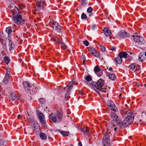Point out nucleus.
I'll list each match as a JSON object with an SVG mask.
<instances>
[{
	"label": "nucleus",
	"instance_id": "nucleus-38",
	"mask_svg": "<svg viewBox=\"0 0 146 146\" xmlns=\"http://www.w3.org/2000/svg\"><path fill=\"white\" fill-rule=\"evenodd\" d=\"M57 27L55 28L54 29L56 30L57 31L60 32H61V27L60 25H58V26H57Z\"/></svg>",
	"mask_w": 146,
	"mask_h": 146
},
{
	"label": "nucleus",
	"instance_id": "nucleus-23",
	"mask_svg": "<svg viewBox=\"0 0 146 146\" xmlns=\"http://www.w3.org/2000/svg\"><path fill=\"white\" fill-rule=\"evenodd\" d=\"M132 70L135 71H136L137 70V68L136 67V66L134 64H131L129 67Z\"/></svg>",
	"mask_w": 146,
	"mask_h": 146
},
{
	"label": "nucleus",
	"instance_id": "nucleus-59",
	"mask_svg": "<svg viewBox=\"0 0 146 146\" xmlns=\"http://www.w3.org/2000/svg\"><path fill=\"white\" fill-rule=\"evenodd\" d=\"M117 129V127H114V130L115 131H116V129Z\"/></svg>",
	"mask_w": 146,
	"mask_h": 146
},
{
	"label": "nucleus",
	"instance_id": "nucleus-13",
	"mask_svg": "<svg viewBox=\"0 0 146 146\" xmlns=\"http://www.w3.org/2000/svg\"><path fill=\"white\" fill-rule=\"evenodd\" d=\"M9 99L10 101H13L20 99L17 97L15 93L13 92L9 95Z\"/></svg>",
	"mask_w": 146,
	"mask_h": 146
},
{
	"label": "nucleus",
	"instance_id": "nucleus-19",
	"mask_svg": "<svg viewBox=\"0 0 146 146\" xmlns=\"http://www.w3.org/2000/svg\"><path fill=\"white\" fill-rule=\"evenodd\" d=\"M51 40L53 42H55L56 44H58L59 41H60L57 37L55 36H53L51 38Z\"/></svg>",
	"mask_w": 146,
	"mask_h": 146
},
{
	"label": "nucleus",
	"instance_id": "nucleus-43",
	"mask_svg": "<svg viewBox=\"0 0 146 146\" xmlns=\"http://www.w3.org/2000/svg\"><path fill=\"white\" fill-rule=\"evenodd\" d=\"M53 28L54 29L56 27H57V26H58V25L56 22H53Z\"/></svg>",
	"mask_w": 146,
	"mask_h": 146
},
{
	"label": "nucleus",
	"instance_id": "nucleus-29",
	"mask_svg": "<svg viewBox=\"0 0 146 146\" xmlns=\"http://www.w3.org/2000/svg\"><path fill=\"white\" fill-rule=\"evenodd\" d=\"M39 120L42 125H45L46 123V121L44 117L39 119Z\"/></svg>",
	"mask_w": 146,
	"mask_h": 146
},
{
	"label": "nucleus",
	"instance_id": "nucleus-14",
	"mask_svg": "<svg viewBox=\"0 0 146 146\" xmlns=\"http://www.w3.org/2000/svg\"><path fill=\"white\" fill-rule=\"evenodd\" d=\"M80 129L86 135H88L90 133V129L88 127H84L83 128H81Z\"/></svg>",
	"mask_w": 146,
	"mask_h": 146
},
{
	"label": "nucleus",
	"instance_id": "nucleus-62",
	"mask_svg": "<svg viewBox=\"0 0 146 146\" xmlns=\"http://www.w3.org/2000/svg\"><path fill=\"white\" fill-rule=\"evenodd\" d=\"M17 140H21V139H20L19 138L17 139Z\"/></svg>",
	"mask_w": 146,
	"mask_h": 146
},
{
	"label": "nucleus",
	"instance_id": "nucleus-37",
	"mask_svg": "<svg viewBox=\"0 0 146 146\" xmlns=\"http://www.w3.org/2000/svg\"><path fill=\"white\" fill-rule=\"evenodd\" d=\"M81 18L82 19H86L87 18V17L85 14L83 13L81 15Z\"/></svg>",
	"mask_w": 146,
	"mask_h": 146
},
{
	"label": "nucleus",
	"instance_id": "nucleus-42",
	"mask_svg": "<svg viewBox=\"0 0 146 146\" xmlns=\"http://www.w3.org/2000/svg\"><path fill=\"white\" fill-rule=\"evenodd\" d=\"M92 8L91 7H90L87 9V12L88 13H90L92 11Z\"/></svg>",
	"mask_w": 146,
	"mask_h": 146
},
{
	"label": "nucleus",
	"instance_id": "nucleus-55",
	"mask_svg": "<svg viewBox=\"0 0 146 146\" xmlns=\"http://www.w3.org/2000/svg\"><path fill=\"white\" fill-rule=\"evenodd\" d=\"M6 37V36L5 35H3L2 36V38H4Z\"/></svg>",
	"mask_w": 146,
	"mask_h": 146
},
{
	"label": "nucleus",
	"instance_id": "nucleus-52",
	"mask_svg": "<svg viewBox=\"0 0 146 146\" xmlns=\"http://www.w3.org/2000/svg\"><path fill=\"white\" fill-rule=\"evenodd\" d=\"M108 70L110 71H111L113 70V69L111 67H110Z\"/></svg>",
	"mask_w": 146,
	"mask_h": 146
},
{
	"label": "nucleus",
	"instance_id": "nucleus-58",
	"mask_svg": "<svg viewBox=\"0 0 146 146\" xmlns=\"http://www.w3.org/2000/svg\"><path fill=\"white\" fill-rule=\"evenodd\" d=\"M4 135L1 133H0V137L3 136Z\"/></svg>",
	"mask_w": 146,
	"mask_h": 146
},
{
	"label": "nucleus",
	"instance_id": "nucleus-26",
	"mask_svg": "<svg viewBox=\"0 0 146 146\" xmlns=\"http://www.w3.org/2000/svg\"><path fill=\"white\" fill-rule=\"evenodd\" d=\"M58 42V44L61 45V47H62V48H63L64 49H65L66 48V46L65 45V44L64 42H62V41H59V42Z\"/></svg>",
	"mask_w": 146,
	"mask_h": 146
},
{
	"label": "nucleus",
	"instance_id": "nucleus-57",
	"mask_svg": "<svg viewBox=\"0 0 146 146\" xmlns=\"http://www.w3.org/2000/svg\"><path fill=\"white\" fill-rule=\"evenodd\" d=\"M94 13H91L89 14V16H92V15H94Z\"/></svg>",
	"mask_w": 146,
	"mask_h": 146
},
{
	"label": "nucleus",
	"instance_id": "nucleus-12",
	"mask_svg": "<svg viewBox=\"0 0 146 146\" xmlns=\"http://www.w3.org/2000/svg\"><path fill=\"white\" fill-rule=\"evenodd\" d=\"M103 146H109L110 143V137H103L102 140Z\"/></svg>",
	"mask_w": 146,
	"mask_h": 146
},
{
	"label": "nucleus",
	"instance_id": "nucleus-6",
	"mask_svg": "<svg viewBox=\"0 0 146 146\" xmlns=\"http://www.w3.org/2000/svg\"><path fill=\"white\" fill-rule=\"evenodd\" d=\"M35 10L39 11L44 7L45 2L44 0H36L35 1Z\"/></svg>",
	"mask_w": 146,
	"mask_h": 146
},
{
	"label": "nucleus",
	"instance_id": "nucleus-64",
	"mask_svg": "<svg viewBox=\"0 0 146 146\" xmlns=\"http://www.w3.org/2000/svg\"><path fill=\"white\" fill-rule=\"evenodd\" d=\"M145 56H146V51L145 53Z\"/></svg>",
	"mask_w": 146,
	"mask_h": 146
},
{
	"label": "nucleus",
	"instance_id": "nucleus-11",
	"mask_svg": "<svg viewBox=\"0 0 146 146\" xmlns=\"http://www.w3.org/2000/svg\"><path fill=\"white\" fill-rule=\"evenodd\" d=\"M94 71L99 77L101 76L103 74V70H101L98 65L96 66L94 68Z\"/></svg>",
	"mask_w": 146,
	"mask_h": 146
},
{
	"label": "nucleus",
	"instance_id": "nucleus-50",
	"mask_svg": "<svg viewBox=\"0 0 146 146\" xmlns=\"http://www.w3.org/2000/svg\"><path fill=\"white\" fill-rule=\"evenodd\" d=\"M78 145L79 146H82L81 142H79L78 143Z\"/></svg>",
	"mask_w": 146,
	"mask_h": 146
},
{
	"label": "nucleus",
	"instance_id": "nucleus-54",
	"mask_svg": "<svg viewBox=\"0 0 146 146\" xmlns=\"http://www.w3.org/2000/svg\"><path fill=\"white\" fill-rule=\"evenodd\" d=\"M43 140H46V139L47 137H40Z\"/></svg>",
	"mask_w": 146,
	"mask_h": 146
},
{
	"label": "nucleus",
	"instance_id": "nucleus-9",
	"mask_svg": "<svg viewBox=\"0 0 146 146\" xmlns=\"http://www.w3.org/2000/svg\"><path fill=\"white\" fill-rule=\"evenodd\" d=\"M107 104L110 109L114 111H117L118 110L114 103L110 100L107 101Z\"/></svg>",
	"mask_w": 146,
	"mask_h": 146
},
{
	"label": "nucleus",
	"instance_id": "nucleus-8",
	"mask_svg": "<svg viewBox=\"0 0 146 146\" xmlns=\"http://www.w3.org/2000/svg\"><path fill=\"white\" fill-rule=\"evenodd\" d=\"M75 80L74 79L73 81H72L68 85L67 87H66L64 88V89L65 90H66V96L67 97H69V95L71 93V91L72 88V85L75 82Z\"/></svg>",
	"mask_w": 146,
	"mask_h": 146
},
{
	"label": "nucleus",
	"instance_id": "nucleus-10",
	"mask_svg": "<svg viewBox=\"0 0 146 146\" xmlns=\"http://www.w3.org/2000/svg\"><path fill=\"white\" fill-rule=\"evenodd\" d=\"M23 84L25 90L27 91V92L31 94V92H32V91L31 90V89H29L30 88L32 87L30 83L28 81H26L23 82Z\"/></svg>",
	"mask_w": 146,
	"mask_h": 146
},
{
	"label": "nucleus",
	"instance_id": "nucleus-47",
	"mask_svg": "<svg viewBox=\"0 0 146 146\" xmlns=\"http://www.w3.org/2000/svg\"><path fill=\"white\" fill-rule=\"evenodd\" d=\"M78 92L80 94L83 95L84 94V92H83L82 91L79 90Z\"/></svg>",
	"mask_w": 146,
	"mask_h": 146
},
{
	"label": "nucleus",
	"instance_id": "nucleus-56",
	"mask_svg": "<svg viewBox=\"0 0 146 146\" xmlns=\"http://www.w3.org/2000/svg\"><path fill=\"white\" fill-rule=\"evenodd\" d=\"M21 117V115H18V117H18V118L19 119H20V118H19V117Z\"/></svg>",
	"mask_w": 146,
	"mask_h": 146
},
{
	"label": "nucleus",
	"instance_id": "nucleus-36",
	"mask_svg": "<svg viewBox=\"0 0 146 146\" xmlns=\"http://www.w3.org/2000/svg\"><path fill=\"white\" fill-rule=\"evenodd\" d=\"M38 116L39 119L44 117V115L41 112L38 113Z\"/></svg>",
	"mask_w": 146,
	"mask_h": 146
},
{
	"label": "nucleus",
	"instance_id": "nucleus-51",
	"mask_svg": "<svg viewBox=\"0 0 146 146\" xmlns=\"http://www.w3.org/2000/svg\"><path fill=\"white\" fill-rule=\"evenodd\" d=\"M111 50L112 51H115V48L114 46L112 47H111Z\"/></svg>",
	"mask_w": 146,
	"mask_h": 146
},
{
	"label": "nucleus",
	"instance_id": "nucleus-16",
	"mask_svg": "<svg viewBox=\"0 0 146 146\" xmlns=\"http://www.w3.org/2000/svg\"><path fill=\"white\" fill-rule=\"evenodd\" d=\"M119 35L121 37L123 38H125L128 36L126 32L123 30L121 31L119 33Z\"/></svg>",
	"mask_w": 146,
	"mask_h": 146
},
{
	"label": "nucleus",
	"instance_id": "nucleus-22",
	"mask_svg": "<svg viewBox=\"0 0 146 146\" xmlns=\"http://www.w3.org/2000/svg\"><path fill=\"white\" fill-rule=\"evenodd\" d=\"M9 74H7L5 76L3 80V82L5 84H7L9 81Z\"/></svg>",
	"mask_w": 146,
	"mask_h": 146
},
{
	"label": "nucleus",
	"instance_id": "nucleus-25",
	"mask_svg": "<svg viewBox=\"0 0 146 146\" xmlns=\"http://www.w3.org/2000/svg\"><path fill=\"white\" fill-rule=\"evenodd\" d=\"M58 131L62 134L63 136H68V134L69 133L68 132V133L65 131H64L61 130H59Z\"/></svg>",
	"mask_w": 146,
	"mask_h": 146
},
{
	"label": "nucleus",
	"instance_id": "nucleus-21",
	"mask_svg": "<svg viewBox=\"0 0 146 146\" xmlns=\"http://www.w3.org/2000/svg\"><path fill=\"white\" fill-rule=\"evenodd\" d=\"M127 53L125 52H121L119 53V56L121 58L123 57L125 58L127 57Z\"/></svg>",
	"mask_w": 146,
	"mask_h": 146
},
{
	"label": "nucleus",
	"instance_id": "nucleus-35",
	"mask_svg": "<svg viewBox=\"0 0 146 146\" xmlns=\"http://www.w3.org/2000/svg\"><path fill=\"white\" fill-rule=\"evenodd\" d=\"M81 4L82 6H85L87 4V1L86 0H82Z\"/></svg>",
	"mask_w": 146,
	"mask_h": 146
},
{
	"label": "nucleus",
	"instance_id": "nucleus-30",
	"mask_svg": "<svg viewBox=\"0 0 146 146\" xmlns=\"http://www.w3.org/2000/svg\"><path fill=\"white\" fill-rule=\"evenodd\" d=\"M92 77L90 75L86 76L85 77V79L87 81H90L92 80Z\"/></svg>",
	"mask_w": 146,
	"mask_h": 146
},
{
	"label": "nucleus",
	"instance_id": "nucleus-18",
	"mask_svg": "<svg viewBox=\"0 0 146 146\" xmlns=\"http://www.w3.org/2000/svg\"><path fill=\"white\" fill-rule=\"evenodd\" d=\"M107 75L109 78L112 80H114L116 78V77L114 74H111L110 73H107Z\"/></svg>",
	"mask_w": 146,
	"mask_h": 146
},
{
	"label": "nucleus",
	"instance_id": "nucleus-20",
	"mask_svg": "<svg viewBox=\"0 0 146 146\" xmlns=\"http://www.w3.org/2000/svg\"><path fill=\"white\" fill-rule=\"evenodd\" d=\"M116 62L118 64H120L122 62V58L120 56L116 57L115 59Z\"/></svg>",
	"mask_w": 146,
	"mask_h": 146
},
{
	"label": "nucleus",
	"instance_id": "nucleus-4",
	"mask_svg": "<svg viewBox=\"0 0 146 146\" xmlns=\"http://www.w3.org/2000/svg\"><path fill=\"white\" fill-rule=\"evenodd\" d=\"M131 38L134 40L136 44L142 45L145 43L143 38L139 36H131Z\"/></svg>",
	"mask_w": 146,
	"mask_h": 146
},
{
	"label": "nucleus",
	"instance_id": "nucleus-7",
	"mask_svg": "<svg viewBox=\"0 0 146 146\" xmlns=\"http://www.w3.org/2000/svg\"><path fill=\"white\" fill-rule=\"evenodd\" d=\"M29 120L32 123V129L34 131H35L36 133L40 130L39 126L37 122L33 119L29 118Z\"/></svg>",
	"mask_w": 146,
	"mask_h": 146
},
{
	"label": "nucleus",
	"instance_id": "nucleus-48",
	"mask_svg": "<svg viewBox=\"0 0 146 146\" xmlns=\"http://www.w3.org/2000/svg\"><path fill=\"white\" fill-rule=\"evenodd\" d=\"M81 58L82 59L84 60H85V56L83 54H82V55L81 56Z\"/></svg>",
	"mask_w": 146,
	"mask_h": 146
},
{
	"label": "nucleus",
	"instance_id": "nucleus-61",
	"mask_svg": "<svg viewBox=\"0 0 146 146\" xmlns=\"http://www.w3.org/2000/svg\"><path fill=\"white\" fill-rule=\"evenodd\" d=\"M85 60H83V64H85Z\"/></svg>",
	"mask_w": 146,
	"mask_h": 146
},
{
	"label": "nucleus",
	"instance_id": "nucleus-15",
	"mask_svg": "<svg viewBox=\"0 0 146 146\" xmlns=\"http://www.w3.org/2000/svg\"><path fill=\"white\" fill-rule=\"evenodd\" d=\"M103 31L105 35L107 36H110L111 34L110 30L108 28H104Z\"/></svg>",
	"mask_w": 146,
	"mask_h": 146
},
{
	"label": "nucleus",
	"instance_id": "nucleus-44",
	"mask_svg": "<svg viewBox=\"0 0 146 146\" xmlns=\"http://www.w3.org/2000/svg\"><path fill=\"white\" fill-rule=\"evenodd\" d=\"M84 43L86 46H88L89 44V43L88 41L87 40H85L84 41Z\"/></svg>",
	"mask_w": 146,
	"mask_h": 146
},
{
	"label": "nucleus",
	"instance_id": "nucleus-27",
	"mask_svg": "<svg viewBox=\"0 0 146 146\" xmlns=\"http://www.w3.org/2000/svg\"><path fill=\"white\" fill-rule=\"evenodd\" d=\"M94 52H92V54L94 56H96L97 57H98L99 56V54L98 52H97V51L95 50Z\"/></svg>",
	"mask_w": 146,
	"mask_h": 146
},
{
	"label": "nucleus",
	"instance_id": "nucleus-31",
	"mask_svg": "<svg viewBox=\"0 0 146 146\" xmlns=\"http://www.w3.org/2000/svg\"><path fill=\"white\" fill-rule=\"evenodd\" d=\"M111 132L109 131H107L106 132V134L105 135V137H110L112 136V134H111Z\"/></svg>",
	"mask_w": 146,
	"mask_h": 146
},
{
	"label": "nucleus",
	"instance_id": "nucleus-33",
	"mask_svg": "<svg viewBox=\"0 0 146 146\" xmlns=\"http://www.w3.org/2000/svg\"><path fill=\"white\" fill-rule=\"evenodd\" d=\"M36 134H39L40 137H46V135L45 133H40L39 131H38Z\"/></svg>",
	"mask_w": 146,
	"mask_h": 146
},
{
	"label": "nucleus",
	"instance_id": "nucleus-49",
	"mask_svg": "<svg viewBox=\"0 0 146 146\" xmlns=\"http://www.w3.org/2000/svg\"><path fill=\"white\" fill-rule=\"evenodd\" d=\"M19 6L20 8L21 9H24L25 7L24 6L22 5H20Z\"/></svg>",
	"mask_w": 146,
	"mask_h": 146
},
{
	"label": "nucleus",
	"instance_id": "nucleus-3",
	"mask_svg": "<svg viewBox=\"0 0 146 146\" xmlns=\"http://www.w3.org/2000/svg\"><path fill=\"white\" fill-rule=\"evenodd\" d=\"M63 116L62 111L60 110H58L54 115L53 113L50 114L48 117L50 121H52L54 123H58L62 119Z\"/></svg>",
	"mask_w": 146,
	"mask_h": 146
},
{
	"label": "nucleus",
	"instance_id": "nucleus-46",
	"mask_svg": "<svg viewBox=\"0 0 146 146\" xmlns=\"http://www.w3.org/2000/svg\"><path fill=\"white\" fill-rule=\"evenodd\" d=\"M96 28V25H94L92 26L91 29L92 30H94Z\"/></svg>",
	"mask_w": 146,
	"mask_h": 146
},
{
	"label": "nucleus",
	"instance_id": "nucleus-45",
	"mask_svg": "<svg viewBox=\"0 0 146 146\" xmlns=\"http://www.w3.org/2000/svg\"><path fill=\"white\" fill-rule=\"evenodd\" d=\"M3 39H0V41L1 42V44H2V45H3L4 46H6V43H3V42H2V41L3 40Z\"/></svg>",
	"mask_w": 146,
	"mask_h": 146
},
{
	"label": "nucleus",
	"instance_id": "nucleus-63",
	"mask_svg": "<svg viewBox=\"0 0 146 146\" xmlns=\"http://www.w3.org/2000/svg\"><path fill=\"white\" fill-rule=\"evenodd\" d=\"M137 85V86H139V84H137V85Z\"/></svg>",
	"mask_w": 146,
	"mask_h": 146
},
{
	"label": "nucleus",
	"instance_id": "nucleus-32",
	"mask_svg": "<svg viewBox=\"0 0 146 146\" xmlns=\"http://www.w3.org/2000/svg\"><path fill=\"white\" fill-rule=\"evenodd\" d=\"M5 62L7 64H8L10 61V59L8 56H5L4 58Z\"/></svg>",
	"mask_w": 146,
	"mask_h": 146
},
{
	"label": "nucleus",
	"instance_id": "nucleus-24",
	"mask_svg": "<svg viewBox=\"0 0 146 146\" xmlns=\"http://www.w3.org/2000/svg\"><path fill=\"white\" fill-rule=\"evenodd\" d=\"M11 27H9L8 28L6 29V31L7 33L8 34V37H9L10 35H11V34L10 35V34L12 32V31L11 30Z\"/></svg>",
	"mask_w": 146,
	"mask_h": 146
},
{
	"label": "nucleus",
	"instance_id": "nucleus-40",
	"mask_svg": "<svg viewBox=\"0 0 146 146\" xmlns=\"http://www.w3.org/2000/svg\"><path fill=\"white\" fill-rule=\"evenodd\" d=\"M88 50L90 52H91V53H92V52H94V50H95L94 48L92 47H90L88 48Z\"/></svg>",
	"mask_w": 146,
	"mask_h": 146
},
{
	"label": "nucleus",
	"instance_id": "nucleus-60",
	"mask_svg": "<svg viewBox=\"0 0 146 146\" xmlns=\"http://www.w3.org/2000/svg\"><path fill=\"white\" fill-rule=\"evenodd\" d=\"M48 139H52V140H53V139H52V137H48Z\"/></svg>",
	"mask_w": 146,
	"mask_h": 146
},
{
	"label": "nucleus",
	"instance_id": "nucleus-53",
	"mask_svg": "<svg viewBox=\"0 0 146 146\" xmlns=\"http://www.w3.org/2000/svg\"><path fill=\"white\" fill-rule=\"evenodd\" d=\"M8 7L9 8H10L11 9L13 7V6H11V5H9V6Z\"/></svg>",
	"mask_w": 146,
	"mask_h": 146
},
{
	"label": "nucleus",
	"instance_id": "nucleus-1",
	"mask_svg": "<svg viewBox=\"0 0 146 146\" xmlns=\"http://www.w3.org/2000/svg\"><path fill=\"white\" fill-rule=\"evenodd\" d=\"M123 113L124 114V116L125 118L121 123L120 118L116 114L113 112L110 114L111 118L116 122L117 126L121 129L125 128L130 125L134 120V117L130 111H124Z\"/></svg>",
	"mask_w": 146,
	"mask_h": 146
},
{
	"label": "nucleus",
	"instance_id": "nucleus-28",
	"mask_svg": "<svg viewBox=\"0 0 146 146\" xmlns=\"http://www.w3.org/2000/svg\"><path fill=\"white\" fill-rule=\"evenodd\" d=\"M38 101L39 103L41 104H44L46 102L45 99L42 98L39 99L38 100Z\"/></svg>",
	"mask_w": 146,
	"mask_h": 146
},
{
	"label": "nucleus",
	"instance_id": "nucleus-34",
	"mask_svg": "<svg viewBox=\"0 0 146 146\" xmlns=\"http://www.w3.org/2000/svg\"><path fill=\"white\" fill-rule=\"evenodd\" d=\"M6 143L5 141L3 139L0 140V146H3Z\"/></svg>",
	"mask_w": 146,
	"mask_h": 146
},
{
	"label": "nucleus",
	"instance_id": "nucleus-17",
	"mask_svg": "<svg viewBox=\"0 0 146 146\" xmlns=\"http://www.w3.org/2000/svg\"><path fill=\"white\" fill-rule=\"evenodd\" d=\"M8 39L9 41V45L10 46L9 50H13L14 49V43L9 38Z\"/></svg>",
	"mask_w": 146,
	"mask_h": 146
},
{
	"label": "nucleus",
	"instance_id": "nucleus-5",
	"mask_svg": "<svg viewBox=\"0 0 146 146\" xmlns=\"http://www.w3.org/2000/svg\"><path fill=\"white\" fill-rule=\"evenodd\" d=\"M21 17L20 13H18L13 16V20L15 23L22 25L24 24L25 20L23 19Z\"/></svg>",
	"mask_w": 146,
	"mask_h": 146
},
{
	"label": "nucleus",
	"instance_id": "nucleus-41",
	"mask_svg": "<svg viewBox=\"0 0 146 146\" xmlns=\"http://www.w3.org/2000/svg\"><path fill=\"white\" fill-rule=\"evenodd\" d=\"M99 46L100 47L101 50L102 52H104L105 50V48L103 46L100 45Z\"/></svg>",
	"mask_w": 146,
	"mask_h": 146
},
{
	"label": "nucleus",
	"instance_id": "nucleus-2",
	"mask_svg": "<svg viewBox=\"0 0 146 146\" xmlns=\"http://www.w3.org/2000/svg\"><path fill=\"white\" fill-rule=\"evenodd\" d=\"M86 83L98 93L101 91L104 92H106L105 90L106 86L104 84V81L101 79H100L96 82L92 81L91 82H87Z\"/></svg>",
	"mask_w": 146,
	"mask_h": 146
},
{
	"label": "nucleus",
	"instance_id": "nucleus-39",
	"mask_svg": "<svg viewBox=\"0 0 146 146\" xmlns=\"http://www.w3.org/2000/svg\"><path fill=\"white\" fill-rule=\"evenodd\" d=\"M143 57L142 55V54L141 53H140L139 54V58L138 60L139 61L142 62L143 60L142 59Z\"/></svg>",
	"mask_w": 146,
	"mask_h": 146
}]
</instances>
